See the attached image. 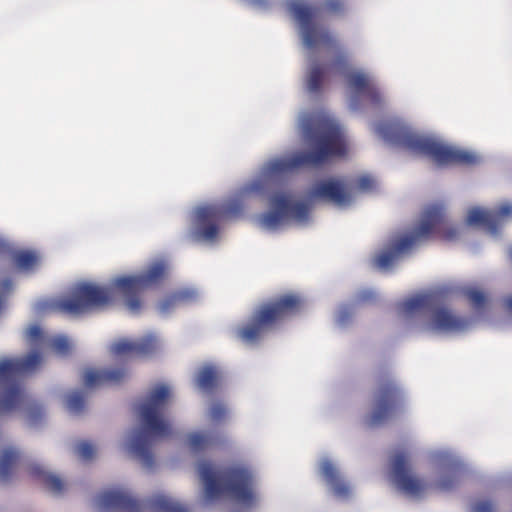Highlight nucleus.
Here are the masks:
<instances>
[{"label": "nucleus", "instance_id": "4", "mask_svg": "<svg viewBox=\"0 0 512 512\" xmlns=\"http://www.w3.org/2000/svg\"><path fill=\"white\" fill-rule=\"evenodd\" d=\"M169 398V388L159 385L149 393L147 400L138 409L144 431H137L133 435L129 450L146 468L154 466L150 450L153 438L167 437L172 432L171 425L164 419Z\"/></svg>", "mask_w": 512, "mask_h": 512}, {"label": "nucleus", "instance_id": "49", "mask_svg": "<svg viewBox=\"0 0 512 512\" xmlns=\"http://www.w3.org/2000/svg\"><path fill=\"white\" fill-rule=\"evenodd\" d=\"M5 286H9L11 284L10 280L5 281Z\"/></svg>", "mask_w": 512, "mask_h": 512}, {"label": "nucleus", "instance_id": "8", "mask_svg": "<svg viewBox=\"0 0 512 512\" xmlns=\"http://www.w3.org/2000/svg\"><path fill=\"white\" fill-rule=\"evenodd\" d=\"M42 357L32 352L24 357L0 360V413L10 412L25 403V394L19 380L40 365Z\"/></svg>", "mask_w": 512, "mask_h": 512}, {"label": "nucleus", "instance_id": "38", "mask_svg": "<svg viewBox=\"0 0 512 512\" xmlns=\"http://www.w3.org/2000/svg\"><path fill=\"white\" fill-rule=\"evenodd\" d=\"M357 187L361 191H370L375 187V181L370 176L364 175L358 178Z\"/></svg>", "mask_w": 512, "mask_h": 512}, {"label": "nucleus", "instance_id": "21", "mask_svg": "<svg viewBox=\"0 0 512 512\" xmlns=\"http://www.w3.org/2000/svg\"><path fill=\"white\" fill-rule=\"evenodd\" d=\"M467 223L469 225H478L488 229L491 233L496 234L499 223H497L494 212L473 208L467 215Z\"/></svg>", "mask_w": 512, "mask_h": 512}, {"label": "nucleus", "instance_id": "43", "mask_svg": "<svg viewBox=\"0 0 512 512\" xmlns=\"http://www.w3.org/2000/svg\"><path fill=\"white\" fill-rule=\"evenodd\" d=\"M26 335L30 341H37L42 337V330L38 325H32L27 329Z\"/></svg>", "mask_w": 512, "mask_h": 512}, {"label": "nucleus", "instance_id": "31", "mask_svg": "<svg viewBox=\"0 0 512 512\" xmlns=\"http://www.w3.org/2000/svg\"><path fill=\"white\" fill-rule=\"evenodd\" d=\"M189 447L195 451H202L211 443V438L200 432H195L189 435L188 438Z\"/></svg>", "mask_w": 512, "mask_h": 512}, {"label": "nucleus", "instance_id": "3", "mask_svg": "<svg viewBox=\"0 0 512 512\" xmlns=\"http://www.w3.org/2000/svg\"><path fill=\"white\" fill-rule=\"evenodd\" d=\"M436 237L447 242L458 237L457 229L447 223L445 206L440 203L428 205L413 231L392 239L385 249L373 257V265L379 270L387 271L413 247Z\"/></svg>", "mask_w": 512, "mask_h": 512}, {"label": "nucleus", "instance_id": "47", "mask_svg": "<svg viewBox=\"0 0 512 512\" xmlns=\"http://www.w3.org/2000/svg\"><path fill=\"white\" fill-rule=\"evenodd\" d=\"M4 248H5V243L2 240H0V252H2L4 250Z\"/></svg>", "mask_w": 512, "mask_h": 512}, {"label": "nucleus", "instance_id": "27", "mask_svg": "<svg viewBox=\"0 0 512 512\" xmlns=\"http://www.w3.org/2000/svg\"><path fill=\"white\" fill-rule=\"evenodd\" d=\"M193 297H194V293L189 290H181V291L175 292V293L169 295L168 297H166L165 299H163L159 303V310L162 313H167L172 308L177 306L178 304L183 303L189 299H192Z\"/></svg>", "mask_w": 512, "mask_h": 512}, {"label": "nucleus", "instance_id": "9", "mask_svg": "<svg viewBox=\"0 0 512 512\" xmlns=\"http://www.w3.org/2000/svg\"><path fill=\"white\" fill-rule=\"evenodd\" d=\"M404 400V392L393 377L388 372L379 374L376 377L372 410L367 424L376 427L392 419L402 411Z\"/></svg>", "mask_w": 512, "mask_h": 512}, {"label": "nucleus", "instance_id": "2", "mask_svg": "<svg viewBox=\"0 0 512 512\" xmlns=\"http://www.w3.org/2000/svg\"><path fill=\"white\" fill-rule=\"evenodd\" d=\"M300 128L311 150L271 161L267 166L269 174H282L302 167H320L347 155L344 133L333 119L320 114H307L302 117Z\"/></svg>", "mask_w": 512, "mask_h": 512}, {"label": "nucleus", "instance_id": "33", "mask_svg": "<svg viewBox=\"0 0 512 512\" xmlns=\"http://www.w3.org/2000/svg\"><path fill=\"white\" fill-rule=\"evenodd\" d=\"M463 293L475 308L479 309L485 305L486 296L481 290L477 288H467L463 290Z\"/></svg>", "mask_w": 512, "mask_h": 512}, {"label": "nucleus", "instance_id": "46", "mask_svg": "<svg viewBox=\"0 0 512 512\" xmlns=\"http://www.w3.org/2000/svg\"><path fill=\"white\" fill-rule=\"evenodd\" d=\"M505 305L512 312V296L505 299Z\"/></svg>", "mask_w": 512, "mask_h": 512}, {"label": "nucleus", "instance_id": "18", "mask_svg": "<svg viewBox=\"0 0 512 512\" xmlns=\"http://www.w3.org/2000/svg\"><path fill=\"white\" fill-rule=\"evenodd\" d=\"M127 376L123 368L93 370L88 369L83 375V382L86 387L93 388L101 385H116L122 383Z\"/></svg>", "mask_w": 512, "mask_h": 512}, {"label": "nucleus", "instance_id": "39", "mask_svg": "<svg viewBox=\"0 0 512 512\" xmlns=\"http://www.w3.org/2000/svg\"><path fill=\"white\" fill-rule=\"evenodd\" d=\"M210 418L214 421H220L222 420L226 415V408L222 404H214L210 408Z\"/></svg>", "mask_w": 512, "mask_h": 512}, {"label": "nucleus", "instance_id": "6", "mask_svg": "<svg viewBox=\"0 0 512 512\" xmlns=\"http://www.w3.org/2000/svg\"><path fill=\"white\" fill-rule=\"evenodd\" d=\"M198 473L204 484L207 500H215L227 494L236 501L250 506L255 502L254 474L244 464H233L219 471H214L209 462H201Z\"/></svg>", "mask_w": 512, "mask_h": 512}, {"label": "nucleus", "instance_id": "40", "mask_svg": "<svg viewBox=\"0 0 512 512\" xmlns=\"http://www.w3.org/2000/svg\"><path fill=\"white\" fill-rule=\"evenodd\" d=\"M494 510L493 503L488 500L479 501L472 508V512H494Z\"/></svg>", "mask_w": 512, "mask_h": 512}, {"label": "nucleus", "instance_id": "32", "mask_svg": "<svg viewBox=\"0 0 512 512\" xmlns=\"http://www.w3.org/2000/svg\"><path fill=\"white\" fill-rule=\"evenodd\" d=\"M67 409L72 413H80L85 407V400L81 392L74 391L67 395L66 398Z\"/></svg>", "mask_w": 512, "mask_h": 512}, {"label": "nucleus", "instance_id": "19", "mask_svg": "<svg viewBox=\"0 0 512 512\" xmlns=\"http://www.w3.org/2000/svg\"><path fill=\"white\" fill-rule=\"evenodd\" d=\"M274 211L263 213L259 216V223L263 228L275 229L280 226L287 217L289 199L284 194H275L271 197Z\"/></svg>", "mask_w": 512, "mask_h": 512}, {"label": "nucleus", "instance_id": "1", "mask_svg": "<svg viewBox=\"0 0 512 512\" xmlns=\"http://www.w3.org/2000/svg\"><path fill=\"white\" fill-rule=\"evenodd\" d=\"M169 266L165 260L151 263L139 275H126L114 278L109 287L91 283H81L74 287L68 297L59 299L55 309L70 316H82L93 311L107 308L115 301V295H121L125 306L132 313H138L142 307L141 293L148 287L161 283L168 275Z\"/></svg>", "mask_w": 512, "mask_h": 512}, {"label": "nucleus", "instance_id": "20", "mask_svg": "<svg viewBox=\"0 0 512 512\" xmlns=\"http://www.w3.org/2000/svg\"><path fill=\"white\" fill-rule=\"evenodd\" d=\"M320 472L325 481L331 486L333 493L337 497L345 498L349 496V485L342 479L339 470L331 461H322Z\"/></svg>", "mask_w": 512, "mask_h": 512}, {"label": "nucleus", "instance_id": "34", "mask_svg": "<svg viewBox=\"0 0 512 512\" xmlns=\"http://www.w3.org/2000/svg\"><path fill=\"white\" fill-rule=\"evenodd\" d=\"M51 346L53 350L60 355H67L71 350V344L64 336L55 337L51 342Z\"/></svg>", "mask_w": 512, "mask_h": 512}, {"label": "nucleus", "instance_id": "24", "mask_svg": "<svg viewBox=\"0 0 512 512\" xmlns=\"http://www.w3.org/2000/svg\"><path fill=\"white\" fill-rule=\"evenodd\" d=\"M218 382L219 376L215 367L208 365L198 371L196 384L201 390L210 392L217 387Z\"/></svg>", "mask_w": 512, "mask_h": 512}, {"label": "nucleus", "instance_id": "44", "mask_svg": "<svg viewBox=\"0 0 512 512\" xmlns=\"http://www.w3.org/2000/svg\"><path fill=\"white\" fill-rule=\"evenodd\" d=\"M263 190V182L262 180H258V181H255L254 183H252L251 185L247 186L243 193L244 194H249V193H260L261 191Z\"/></svg>", "mask_w": 512, "mask_h": 512}, {"label": "nucleus", "instance_id": "12", "mask_svg": "<svg viewBox=\"0 0 512 512\" xmlns=\"http://www.w3.org/2000/svg\"><path fill=\"white\" fill-rule=\"evenodd\" d=\"M392 474L397 487L413 497H419L426 490V483L410 473L407 454L403 451L396 453L391 462Z\"/></svg>", "mask_w": 512, "mask_h": 512}, {"label": "nucleus", "instance_id": "17", "mask_svg": "<svg viewBox=\"0 0 512 512\" xmlns=\"http://www.w3.org/2000/svg\"><path fill=\"white\" fill-rule=\"evenodd\" d=\"M468 326V320L454 315L446 308L433 310L429 321V328L440 332H459Z\"/></svg>", "mask_w": 512, "mask_h": 512}, {"label": "nucleus", "instance_id": "26", "mask_svg": "<svg viewBox=\"0 0 512 512\" xmlns=\"http://www.w3.org/2000/svg\"><path fill=\"white\" fill-rule=\"evenodd\" d=\"M434 302V295L422 294L411 297L402 303L403 310L407 313L428 309Z\"/></svg>", "mask_w": 512, "mask_h": 512}, {"label": "nucleus", "instance_id": "7", "mask_svg": "<svg viewBox=\"0 0 512 512\" xmlns=\"http://www.w3.org/2000/svg\"><path fill=\"white\" fill-rule=\"evenodd\" d=\"M302 306V299L295 294H285L274 301L257 308L249 322L237 329V336L245 343H255L265 333L296 314Z\"/></svg>", "mask_w": 512, "mask_h": 512}, {"label": "nucleus", "instance_id": "25", "mask_svg": "<svg viewBox=\"0 0 512 512\" xmlns=\"http://www.w3.org/2000/svg\"><path fill=\"white\" fill-rule=\"evenodd\" d=\"M149 506L154 512H188V510L163 494H157L149 500Z\"/></svg>", "mask_w": 512, "mask_h": 512}, {"label": "nucleus", "instance_id": "15", "mask_svg": "<svg viewBox=\"0 0 512 512\" xmlns=\"http://www.w3.org/2000/svg\"><path fill=\"white\" fill-rule=\"evenodd\" d=\"M349 87L357 94L368 99L373 106H381L383 95L372 78L361 71H354L346 75Z\"/></svg>", "mask_w": 512, "mask_h": 512}, {"label": "nucleus", "instance_id": "36", "mask_svg": "<svg viewBox=\"0 0 512 512\" xmlns=\"http://www.w3.org/2000/svg\"><path fill=\"white\" fill-rule=\"evenodd\" d=\"M457 484V479L454 474L442 475L435 488L440 491H450Z\"/></svg>", "mask_w": 512, "mask_h": 512}, {"label": "nucleus", "instance_id": "5", "mask_svg": "<svg viewBox=\"0 0 512 512\" xmlns=\"http://www.w3.org/2000/svg\"><path fill=\"white\" fill-rule=\"evenodd\" d=\"M378 132L386 141L415 154L427 156L438 165L472 166L480 161L474 153L447 146L434 137L418 134L399 124H383L379 126Z\"/></svg>", "mask_w": 512, "mask_h": 512}, {"label": "nucleus", "instance_id": "23", "mask_svg": "<svg viewBox=\"0 0 512 512\" xmlns=\"http://www.w3.org/2000/svg\"><path fill=\"white\" fill-rule=\"evenodd\" d=\"M20 458V453L12 448H6L0 456V482H7L12 474L14 465Z\"/></svg>", "mask_w": 512, "mask_h": 512}, {"label": "nucleus", "instance_id": "35", "mask_svg": "<svg viewBox=\"0 0 512 512\" xmlns=\"http://www.w3.org/2000/svg\"><path fill=\"white\" fill-rule=\"evenodd\" d=\"M77 455L85 461L91 460L95 455V448L87 441H82L76 446Z\"/></svg>", "mask_w": 512, "mask_h": 512}, {"label": "nucleus", "instance_id": "41", "mask_svg": "<svg viewBox=\"0 0 512 512\" xmlns=\"http://www.w3.org/2000/svg\"><path fill=\"white\" fill-rule=\"evenodd\" d=\"M29 418L33 423H36L43 417V409L41 406L33 404L29 406Z\"/></svg>", "mask_w": 512, "mask_h": 512}, {"label": "nucleus", "instance_id": "10", "mask_svg": "<svg viewBox=\"0 0 512 512\" xmlns=\"http://www.w3.org/2000/svg\"><path fill=\"white\" fill-rule=\"evenodd\" d=\"M294 19L298 22L304 45L311 49L319 44L334 47L336 40L325 28L315 23L318 8L302 2H293L289 6Z\"/></svg>", "mask_w": 512, "mask_h": 512}, {"label": "nucleus", "instance_id": "37", "mask_svg": "<svg viewBox=\"0 0 512 512\" xmlns=\"http://www.w3.org/2000/svg\"><path fill=\"white\" fill-rule=\"evenodd\" d=\"M323 9L331 14H341L345 10V3L343 0H325Z\"/></svg>", "mask_w": 512, "mask_h": 512}, {"label": "nucleus", "instance_id": "13", "mask_svg": "<svg viewBox=\"0 0 512 512\" xmlns=\"http://www.w3.org/2000/svg\"><path fill=\"white\" fill-rule=\"evenodd\" d=\"M311 198L332 202L338 206L349 205L352 193L346 183L330 178L316 183L309 192Z\"/></svg>", "mask_w": 512, "mask_h": 512}, {"label": "nucleus", "instance_id": "29", "mask_svg": "<svg viewBox=\"0 0 512 512\" xmlns=\"http://www.w3.org/2000/svg\"><path fill=\"white\" fill-rule=\"evenodd\" d=\"M309 206L303 202L291 203L289 201V208L287 217H291L299 223H305L309 219Z\"/></svg>", "mask_w": 512, "mask_h": 512}, {"label": "nucleus", "instance_id": "42", "mask_svg": "<svg viewBox=\"0 0 512 512\" xmlns=\"http://www.w3.org/2000/svg\"><path fill=\"white\" fill-rule=\"evenodd\" d=\"M496 220L498 221L500 218L508 217L512 215V205L509 203L502 204L498 207L497 211L494 213Z\"/></svg>", "mask_w": 512, "mask_h": 512}, {"label": "nucleus", "instance_id": "50", "mask_svg": "<svg viewBox=\"0 0 512 512\" xmlns=\"http://www.w3.org/2000/svg\"><path fill=\"white\" fill-rule=\"evenodd\" d=\"M510 257H511V259H512V249L510 250Z\"/></svg>", "mask_w": 512, "mask_h": 512}, {"label": "nucleus", "instance_id": "30", "mask_svg": "<svg viewBox=\"0 0 512 512\" xmlns=\"http://www.w3.org/2000/svg\"><path fill=\"white\" fill-rule=\"evenodd\" d=\"M14 261L18 268L29 270L37 264V256L31 251H19L13 256Z\"/></svg>", "mask_w": 512, "mask_h": 512}, {"label": "nucleus", "instance_id": "16", "mask_svg": "<svg viewBox=\"0 0 512 512\" xmlns=\"http://www.w3.org/2000/svg\"><path fill=\"white\" fill-rule=\"evenodd\" d=\"M158 347L155 335L149 334L137 341L121 340L114 343L111 351L115 355L148 356L153 354Z\"/></svg>", "mask_w": 512, "mask_h": 512}, {"label": "nucleus", "instance_id": "14", "mask_svg": "<svg viewBox=\"0 0 512 512\" xmlns=\"http://www.w3.org/2000/svg\"><path fill=\"white\" fill-rule=\"evenodd\" d=\"M98 505L104 511L139 512L142 503L122 490H109L98 496Z\"/></svg>", "mask_w": 512, "mask_h": 512}, {"label": "nucleus", "instance_id": "48", "mask_svg": "<svg viewBox=\"0 0 512 512\" xmlns=\"http://www.w3.org/2000/svg\"><path fill=\"white\" fill-rule=\"evenodd\" d=\"M351 106H352L354 109H356V108H357L356 103H355L354 101L351 103Z\"/></svg>", "mask_w": 512, "mask_h": 512}, {"label": "nucleus", "instance_id": "28", "mask_svg": "<svg viewBox=\"0 0 512 512\" xmlns=\"http://www.w3.org/2000/svg\"><path fill=\"white\" fill-rule=\"evenodd\" d=\"M325 79V69L321 65H313L307 75L306 85L307 89L316 93L319 92L322 88L323 82Z\"/></svg>", "mask_w": 512, "mask_h": 512}, {"label": "nucleus", "instance_id": "45", "mask_svg": "<svg viewBox=\"0 0 512 512\" xmlns=\"http://www.w3.org/2000/svg\"><path fill=\"white\" fill-rule=\"evenodd\" d=\"M334 65L338 68H346L348 65L347 57L343 54L338 55L334 61Z\"/></svg>", "mask_w": 512, "mask_h": 512}, {"label": "nucleus", "instance_id": "11", "mask_svg": "<svg viewBox=\"0 0 512 512\" xmlns=\"http://www.w3.org/2000/svg\"><path fill=\"white\" fill-rule=\"evenodd\" d=\"M243 211L239 200H233L225 205H209L196 210L197 229L195 236L198 239L213 240L218 235V224L230 217L237 216Z\"/></svg>", "mask_w": 512, "mask_h": 512}, {"label": "nucleus", "instance_id": "22", "mask_svg": "<svg viewBox=\"0 0 512 512\" xmlns=\"http://www.w3.org/2000/svg\"><path fill=\"white\" fill-rule=\"evenodd\" d=\"M29 474L41 481L49 491L55 494H60L64 490L63 481L58 476L45 471L40 465H30Z\"/></svg>", "mask_w": 512, "mask_h": 512}]
</instances>
